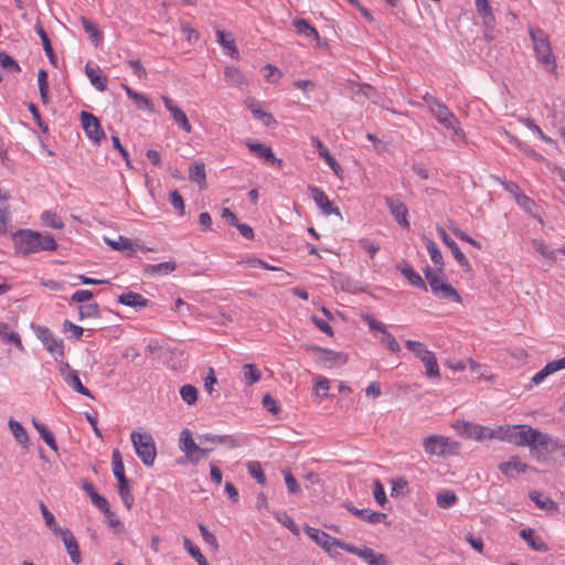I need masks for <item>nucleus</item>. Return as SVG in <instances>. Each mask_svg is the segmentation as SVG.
Masks as SVG:
<instances>
[{"label": "nucleus", "mask_w": 565, "mask_h": 565, "mask_svg": "<svg viewBox=\"0 0 565 565\" xmlns=\"http://www.w3.org/2000/svg\"><path fill=\"white\" fill-rule=\"evenodd\" d=\"M459 433L465 438H471L478 441L497 438V429H490L489 427L481 426L478 424L463 422L459 428Z\"/></svg>", "instance_id": "1a4fd4ad"}, {"label": "nucleus", "mask_w": 565, "mask_h": 565, "mask_svg": "<svg viewBox=\"0 0 565 565\" xmlns=\"http://www.w3.org/2000/svg\"><path fill=\"white\" fill-rule=\"evenodd\" d=\"M425 243H426V248L430 256L431 262L436 266H438L437 275L441 274L444 270L445 263H444V258H443V255H441L438 246L436 245V243L434 241H431L430 238H427V237L425 238Z\"/></svg>", "instance_id": "e433bc0d"}, {"label": "nucleus", "mask_w": 565, "mask_h": 565, "mask_svg": "<svg viewBox=\"0 0 565 565\" xmlns=\"http://www.w3.org/2000/svg\"><path fill=\"white\" fill-rule=\"evenodd\" d=\"M384 201L387 204L390 212L393 215V217L395 218V221L403 228H409V222L407 220V215H408L407 206L398 199H394L392 196H385Z\"/></svg>", "instance_id": "2eb2a0df"}, {"label": "nucleus", "mask_w": 565, "mask_h": 565, "mask_svg": "<svg viewBox=\"0 0 565 565\" xmlns=\"http://www.w3.org/2000/svg\"><path fill=\"white\" fill-rule=\"evenodd\" d=\"M225 82L231 86L242 87L246 85V78L239 68L235 66H227L224 70Z\"/></svg>", "instance_id": "c9c22d12"}, {"label": "nucleus", "mask_w": 565, "mask_h": 565, "mask_svg": "<svg viewBox=\"0 0 565 565\" xmlns=\"http://www.w3.org/2000/svg\"><path fill=\"white\" fill-rule=\"evenodd\" d=\"M285 483L287 486L288 492L290 494H297L300 492V487L296 480V478L292 476L290 470L286 469L282 471Z\"/></svg>", "instance_id": "774afa93"}, {"label": "nucleus", "mask_w": 565, "mask_h": 565, "mask_svg": "<svg viewBox=\"0 0 565 565\" xmlns=\"http://www.w3.org/2000/svg\"><path fill=\"white\" fill-rule=\"evenodd\" d=\"M9 223V205L8 195L0 190V233L8 230Z\"/></svg>", "instance_id": "8fccbe9b"}, {"label": "nucleus", "mask_w": 565, "mask_h": 565, "mask_svg": "<svg viewBox=\"0 0 565 565\" xmlns=\"http://www.w3.org/2000/svg\"><path fill=\"white\" fill-rule=\"evenodd\" d=\"M42 224L53 228H63L64 223L55 212L44 211L41 215Z\"/></svg>", "instance_id": "13d9d810"}, {"label": "nucleus", "mask_w": 565, "mask_h": 565, "mask_svg": "<svg viewBox=\"0 0 565 565\" xmlns=\"http://www.w3.org/2000/svg\"><path fill=\"white\" fill-rule=\"evenodd\" d=\"M430 113L447 129H451L458 137H463V131L459 127L457 117L449 110V108L438 99H433L430 105Z\"/></svg>", "instance_id": "0eeeda50"}, {"label": "nucleus", "mask_w": 565, "mask_h": 565, "mask_svg": "<svg viewBox=\"0 0 565 565\" xmlns=\"http://www.w3.org/2000/svg\"><path fill=\"white\" fill-rule=\"evenodd\" d=\"M397 269L402 273V275L409 281V284L414 287H417L423 290H427V285L420 275L414 270V268L404 262L403 266L398 265Z\"/></svg>", "instance_id": "b1692460"}, {"label": "nucleus", "mask_w": 565, "mask_h": 565, "mask_svg": "<svg viewBox=\"0 0 565 565\" xmlns=\"http://www.w3.org/2000/svg\"><path fill=\"white\" fill-rule=\"evenodd\" d=\"M529 497L537 508L550 512L557 511L556 502L553 501L548 495L540 491L533 490L529 493Z\"/></svg>", "instance_id": "c756f323"}, {"label": "nucleus", "mask_w": 565, "mask_h": 565, "mask_svg": "<svg viewBox=\"0 0 565 565\" xmlns=\"http://www.w3.org/2000/svg\"><path fill=\"white\" fill-rule=\"evenodd\" d=\"M347 509L352 514L358 515V516L366 520L369 523H372V524L380 523L383 520H385L386 516H387L385 513L373 512V511H371L369 509H358V508H354V507H351V505H347Z\"/></svg>", "instance_id": "7c9ffc66"}, {"label": "nucleus", "mask_w": 565, "mask_h": 565, "mask_svg": "<svg viewBox=\"0 0 565 565\" xmlns=\"http://www.w3.org/2000/svg\"><path fill=\"white\" fill-rule=\"evenodd\" d=\"M183 546L188 553L196 561L198 565H210L201 553L200 548L194 545L190 539L183 537Z\"/></svg>", "instance_id": "603ef678"}, {"label": "nucleus", "mask_w": 565, "mask_h": 565, "mask_svg": "<svg viewBox=\"0 0 565 565\" xmlns=\"http://www.w3.org/2000/svg\"><path fill=\"white\" fill-rule=\"evenodd\" d=\"M130 437L137 456L145 466L151 467L157 456L152 436L148 431L139 428L138 430H134Z\"/></svg>", "instance_id": "7ed1b4c3"}, {"label": "nucleus", "mask_w": 565, "mask_h": 565, "mask_svg": "<svg viewBox=\"0 0 565 565\" xmlns=\"http://www.w3.org/2000/svg\"><path fill=\"white\" fill-rule=\"evenodd\" d=\"M406 348L414 353V355L418 359L424 360V356H428L433 352L429 351L426 345L419 341L414 340H406L405 341Z\"/></svg>", "instance_id": "6e6d98bb"}, {"label": "nucleus", "mask_w": 565, "mask_h": 565, "mask_svg": "<svg viewBox=\"0 0 565 565\" xmlns=\"http://www.w3.org/2000/svg\"><path fill=\"white\" fill-rule=\"evenodd\" d=\"M303 531L317 545L321 546L327 553H331L334 548V544H339L338 539L332 537L319 529L306 525Z\"/></svg>", "instance_id": "ddd939ff"}, {"label": "nucleus", "mask_w": 565, "mask_h": 565, "mask_svg": "<svg viewBox=\"0 0 565 565\" xmlns=\"http://www.w3.org/2000/svg\"><path fill=\"white\" fill-rule=\"evenodd\" d=\"M217 443L226 446L230 449L239 448L245 445L243 438L234 435H221V437H217Z\"/></svg>", "instance_id": "0e129e2a"}, {"label": "nucleus", "mask_w": 565, "mask_h": 565, "mask_svg": "<svg viewBox=\"0 0 565 565\" xmlns=\"http://www.w3.org/2000/svg\"><path fill=\"white\" fill-rule=\"evenodd\" d=\"M531 445H530V454L536 458L542 459L550 454H553L557 450L565 452V445H563L557 438L553 437L550 434L542 433L541 430H534L532 435Z\"/></svg>", "instance_id": "f03ea898"}, {"label": "nucleus", "mask_w": 565, "mask_h": 565, "mask_svg": "<svg viewBox=\"0 0 565 565\" xmlns=\"http://www.w3.org/2000/svg\"><path fill=\"white\" fill-rule=\"evenodd\" d=\"M38 84H39L41 100L45 104V103H47V99H49L47 73L45 70L39 71Z\"/></svg>", "instance_id": "bf43d9fd"}, {"label": "nucleus", "mask_w": 565, "mask_h": 565, "mask_svg": "<svg viewBox=\"0 0 565 565\" xmlns=\"http://www.w3.org/2000/svg\"><path fill=\"white\" fill-rule=\"evenodd\" d=\"M9 428L14 436L15 440L26 448L29 446V435L25 428L15 419H9Z\"/></svg>", "instance_id": "79ce46f5"}, {"label": "nucleus", "mask_w": 565, "mask_h": 565, "mask_svg": "<svg viewBox=\"0 0 565 565\" xmlns=\"http://www.w3.org/2000/svg\"><path fill=\"white\" fill-rule=\"evenodd\" d=\"M78 311L81 319L99 317V306L97 303L81 305Z\"/></svg>", "instance_id": "338daca9"}, {"label": "nucleus", "mask_w": 565, "mask_h": 565, "mask_svg": "<svg viewBox=\"0 0 565 565\" xmlns=\"http://www.w3.org/2000/svg\"><path fill=\"white\" fill-rule=\"evenodd\" d=\"M118 493L124 505L130 510L135 502V497L131 492V487L128 479L118 481Z\"/></svg>", "instance_id": "c03bdc74"}, {"label": "nucleus", "mask_w": 565, "mask_h": 565, "mask_svg": "<svg viewBox=\"0 0 565 565\" xmlns=\"http://www.w3.org/2000/svg\"><path fill=\"white\" fill-rule=\"evenodd\" d=\"M182 399L189 405H193L198 401V390L191 384H185L180 388Z\"/></svg>", "instance_id": "680f3d73"}, {"label": "nucleus", "mask_w": 565, "mask_h": 565, "mask_svg": "<svg viewBox=\"0 0 565 565\" xmlns=\"http://www.w3.org/2000/svg\"><path fill=\"white\" fill-rule=\"evenodd\" d=\"M64 382L72 387L75 392L78 394H82L84 396H87L89 398H94V395L90 393L88 388H86L83 383L79 380L78 373H68L67 377L64 380Z\"/></svg>", "instance_id": "a18cd8bd"}, {"label": "nucleus", "mask_w": 565, "mask_h": 565, "mask_svg": "<svg viewBox=\"0 0 565 565\" xmlns=\"http://www.w3.org/2000/svg\"><path fill=\"white\" fill-rule=\"evenodd\" d=\"M246 146L252 152L256 153L259 158L264 159L265 161L270 162L279 168L281 167L282 160L276 158L275 153L269 147L250 140L246 142Z\"/></svg>", "instance_id": "6ab92c4d"}, {"label": "nucleus", "mask_w": 565, "mask_h": 565, "mask_svg": "<svg viewBox=\"0 0 565 565\" xmlns=\"http://www.w3.org/2000/svg\"><path fill=\"white\" fill-rule=\"evenodd\" d=\"M62 542L66 548L67 554L70 555L72 562L78 565L82 562V555L79 551V546L73 535V533L68 529H64V537Z\"/></svg>", "instance_id": "aec40b11"}, {"label": "nucleus", "mask_w": 565, "mask_h": 565, "mask_svg": "<svg viewBox=\"0 0 565 565\" xmlns=\"http://www.w3.org/2000/svg\"><path fill=\"white\" fill-rule=\"evenodd\" d=\"M305 350L310 352L315 361L323 367H340L348 362V355L344 352H335L315 344H305Z\"/></svg>", "instance_id": "39448f33"}, {"label": "nucleus", "mask_w": 565, "mask_h": 565, "mask_svg": "<svg viewBox=\"0 0 565 565\" xmlns=\"http://www.w3.org/2000/svg\"><path fill=\"white\" fill-rule=\"evenodd\" d=\"M521 537L526 542V544L536 552H547V545L534 534V531L530 527L523 529L520 532Z\"/></svg>", "instance_id": "c85d7f7f"}, {"label": "nucleus", "mask_w": 565, "mask_h": 565, "mask_svg": "<svg viewBox=\"0 0 565 565\" xmlns=\"http://www.w3.org/2000/svg\"><path fill=\"white\" fill-rule=\"evenodd\" d=\"M532 246L540 255L548 259H555L556 250L550 249L548 246L542 239H533Z\"/></svg>", "instance_id": "e2e57ef3"}, {"label": "nucleus", "mask_w": 565, "mask_h": 565, "mask_svg": "<svg viewBox=\"0 0 565 565\" xmlns=\"http://www.w3.org/2000/svg\"><path fill=\"white\" fill-rule=\"evenodd\" d=\"M82 489L90 498L92 503L99 510H103L104 508L106 509V507L109 504L108 501L95 490L92 482L83 481Z\"/></svg>", "instance_id": "4c0bfd02"}, {"label": "nucleus", "mask_w": 565, "mask_h": 565, "mask_svg": "<svg viewBox=\"0 0 565 565\" xmlns=\"http://www.w3.org/2000/svg\"><path fill=\"white\" fill-rule=\"evenodd\" d=\"M215 33H216L217 42L224 49H226L228 51V54L232 57L237 58L238 57V50H237V47L235 45L234 39H228V35L223 30H220V29H217Z\"/></svg>", "instance_id": "de8ad7c7"}, {"label": "nucleus", "mask_w": 565, "mask_h": 565, "mask_svg": "<svg viewBox=\"0 0 565 565\" xmlns=\"http://www.w3.org/2000/svg\"><path fill=\"white\" fill-rule=\"evenodd\" d=\"M35 30L42 41L43 49H44L46 56L49 57L50 62L53 65H56L57 61H56V56L54 54L51 41L40 21H38V23L35 25Z\"/></svg>", "instance_id": "a19ab883"}, {"label": "nucleus", "mask_w": 565, "mask_h": 565, "mask_svg": "<svg viewBox=\"0 0 565 565\" xmlns=\"http://www.w3.org/2000/svg\"><path fill=\"white\" fill-rule=\"evenodd\" d=\"M437 233L441 241L448 246L458 262V264L465 268L466 271L471 270L470 264L463 253L460 250L457 243L447 234V232L443 227H438Z\"/></svg>", "instance_id": "f3484780"}, {"label": "nucleus", "mask_w": 565, "mask_h": 565, "mask_svg": "<svg viewBox=\"0 0 565 565\" xmlns=\"http://www.w3.org/2000/svg\"><path fill=\"white\" fill-rule=\"evenodd\" d=\"M32 329L45 349L54 356L55 360L64 356V344L62 339L54 337L52 331L43 326L32 324Z\"/></svg>", "instance_id": "6e6552de"}, {"label": "nucleus", "mask_w": 565, "mask_h": 565, "mask_svg": "<svg viewBox=\"0 0 565 565\" xmlns=\"http://www.w3.org/2000/svg\"><path fill=\"white\" fill-rule=\"evenodd\" d=\"M354 95L358 98L363 96L364 98L371 99L376 105L381 104L379 94L373 89L371 85H359V88L354 92Z\"/></svg>", "instance_id": "4d7b16f0"}, {"label": "nucleus", "mask_w": 565, "mask_h": 565, "mask_svg": "<svg viewBox=\"0 0 565 565\" xmlns=\"http://www.w3.org/2000/svg\"><path fill=\"white\" fill-rule=\"evenodd\" d=\"M425 278L427 279L431 291L441 298L451 299L456 302H461V297L458 291L448 282L440 279L436 271L429 266L424 269Z\"/></svg>", "instance_id": "423d86ee"}, {"label": "nucleus", "mask_w": 565, "mask_h": 565, "mask_svg": "<svg viewBox=\"0 0 565 565\" xmlns=\"http://www.w3.org/2000/svg\"><path fill=\"white\" fill-rule=\"evenodd\" d=\"M449 439L443 436H429L424 439V449L428 455L443 456L447 452Z\"/></svg>", "instance_id": "a211bd4d"}, {"label": "nucleus", "mask_w": 565, "mask_h": 565, "mask_svg": "<svg viewBox=\"0 0 565 565\" xmlns=\"http://www.w3.org/2000/svg\"><path fill=\"white\" fill-rule=\"evenodd\" d=\"M292 25L295 26L298 34H301L306 38H312L317 42L320 41V36L317 29L313 25H311L307 20L295 19L292 21Z\"/></svg>", "instance_id": "72a5a7b5"}, {"label": "nucleus", "mask_w": 565, "mask_h": 565, "mask_svg": "<svg viewBox=\"0 0 565 565\" xmlns=\"http://www.w3.org/2000/svg\"><path fill=\"white\" fill-rule=\"evenodd\" d=\"M242 372H243L244 381H245L246 385H248V386L254 385L262 377L260 371L253 363L244 364L242 367Z\"/></svg>", "instance_id": "49530a36"}, {"label": "nucleus", "mask_w": 565, "mask_h": 565, "mask_svg": "<svg viewBox=\"0 0 565 565\" xmlns=\"http://www.w3.org/2000/svg\"><path fill=\"white\" fill-rule=\"evenodd\" d=\"M177 264L173 260L163 262L159 264H148L143 267V273L150 276L168 275L174 271Z\"/></svg>", "instance_id": "393cba45"}, {"label": "nucleus", "mask_w": 565, "mask_h": 565, "mask_svg": "<svg viewBox=\"0 0 565 565\" xmlns=\"http://www.w3.org/2000/svg\"><path fill=\"white\" fill-rule=\"evenodd\" d=\"M81 23L88 35L92 44L97 47L103 39V34L98 26L85 17H81Z\"/></svg>", "instance_id": "f704fd0d"}, {"label": "nucleus", "mask_w": 565, "mask_h": 565, "mask_svg": "<svg viewBox=\"0 0 565 565\" xmlns=\"http://www.w3.org/2000/svg\"><path fill=\"white\" fill-rule=\"evenodd\" d=\"M535 428L530 425L499 426L497 428V439L505 440L515 446L530 448L531 439Z\"/></svg>", "instance_id": "20e7f679"}, {"label": "nucleus", "mask_w": 565, "mask_h": 565, "mask_svg": "<svg viewBox=\"0 0 565 565\" xmlns=\"http://www.w3.org/2000/svg\"><path fill=\"white\" fill-rule=\"evenodd\" d=\"M166 108L170 111L175 124L185 132L192 131V126L185 115V113L179 108L171 98L162 96Z\"/></svg>", "instance_id": "dca6fc26"}, {"label": "nucleus", "mask_w": 565, "mask_h": 565, "mask_svg": "<svg viewBox=\"0 0 565 565\" xmlns=\"http://www.w3.org/2000/svg\"><path fill=\"white\" fill-rule=\"evenodd\" d=\"M500 471L507 477H514L513 472L521 473L529 469V466L523 463L516 456L510 458V460L501 462L499 465Z\"/></svg>", "instance_id": "5701e85b"}, {"label": "nucleus", "mask_w": 565, "mask_h": 565, "mask_svg": "<svg viewBox=\"0 0 565 565\" xmlns=\"http://www.w3.org/2000/svg\"><path fill=\"white\" fill-rule=\"evenodd\" d=\"M311 143L313 147L317 148L319 156L324 159V161L330 166V168L335 172V174L339 173V170H341L340 164L338 161L331 156L327 147L322 143V141L318 137L311 138Z\"/></svg>", "instance_id": "a878e982"}, {"label": "nucleus", "mask_w": 565, "mask_h": 565, "mask_svg": "<svg viewBox=\"0 0 565 565\" xmlns=\"http://www.w3.org/2000/svg\"><path fill=\"white\" fill-rule=\"evenodd\" d=\"M106 244L115 250H128L127 256L132 257L135 254L134 243L130 238L118 236L117 239L104 237Z\"/></svg>", "instance_id": "473e14b6"}, {"label": "nucleus", "mask_w": 565, "mask_h": 565, "mask_svg": "<svg viewBox=\"0 0 565 565\" xmlns=\"http://www.w3.org/2000/svg\"><path fill=\"white\" fill-rule=\"evenodd\" d=\"M179 448L191 463L200 461V456H196L199 445L193 440L192 433L188 428L182 429L180 434Z\"/></svg>", "instance_id": "f8f14e48"}, {"label": "nucleus", "mask_w": 565, "mask_h": 565, "mask_svg": "<svg viewBox=\"0 0 565 565\" xmlns=\"http://www.w3.org/2000/svg\"><path fill=\"white\" fill-rule=\"evenodd\" d=\"M529 34L533 43V50L535 52L537 61L543 64L547 71L555 73L556 61L552 52V46L547 34L537 28H530Z\"/></svg>", "instance_id": "f257e3e1"}, {"label": "nucleus", "mask_w": 565, "mask_h": 565, "mask_svg": "<svg viewBox=\"0 0 565 565\" xmlns=\"http://www.w3.org/2000/svg\"><path fill=\"white\" fill-rule=\"evenodd\" d=\"M40 233L22 230L19 232L17 245L18 250L22 254L35 253L39 250Z\"/></svg>", "instance_id": "9b49d317"}, {"label": "nucleus", "mask_w": 565, "mask_h": 565, "mask_svg": "<svg viewBox=\"0 0 565 565\" xmlns=\"http://www.w3.org/2000/svg\"><path fill=\"white\" fill-rule=\"evenodd\" d=\"M276 520L286 526L292 534L299 535V529L295 523L294 519L288 515L286 512H277L275 513Z\"/></svg>", "instance_id": "052dcab7"}, {"label": "nucleus", "mask_w": 565, "mask_h": 565, "mask_svg": "<svg viewBox=\"0 0 565 565\" xmlns=\"http://www.w3.org/2000/svg\"><path fill=\"white\" fill-rule=\"evenodd\" d=\"M330 388L329 380L323 376H317L315 379L313 393L320 397L324 398L328 396V391Z\"/></svg>", "instance_id": "69168bd1"}, {"label": "nucleus", "mask_w": 565, "mask_h": 565, "mask_svg": "<svg viewBox=\"0 0 565 565\" xmlns=\"http://www.w3.org/2000/svg\"><path fill=\"white\" fill-rule=\"evenodd\" d=\"M565 369V356L558 360L548 362L541 371H539L533 377L532 382L535 385L541 384L544 379L556 371Z\"/></svg>", "instance_id": "4be33fe9"}, {"label": "nucleus", "mask_w": 565, "mask_h": 565, "mask_svg": "<svg viewBox=\"0 0 565 565\" xmlns=\"http://www.w3.org/2000/svg\"><path fill=\"white\" fill-rule=\"evenodd\" d=\"M457 495L455 492L445 490L440 491L436 495L437 505L441 509H449L457 502Z\"/></svg>", "instance_id": "864d4df0"}, {"label": "nucleus", "mask_w": 565, "mask_h": 565, "mask_svg": "<svg viewBox=\"0 0 565 565\" xmlns=\"http://www.w3.org/2000/svg\"><path fill=\"white\" fill-rule=\"evenodd\" d=\"M100 511L104 513L109 527L114 532L122 533L125 531L124 524L121 523L119 518L110 510L109 504L106 507V509L104 508Z\"/></svg>", "instance_id": "3c124183"}, {"label": "nucleus", "mask_w": 565, "mask_h": 565, "mask_svg": "<svg viewBox=\"0 0 565 565\" xmlns=\"http://www.w3.org/2000/svg\"><path fill=\"white\" fill-rule=\"evenodd\" d=\"M422 362L425 365L427 377L440 380V372L437 364V359L434 353L429 354L426 358L424 356V360H422Z\"/></svg>", "instance_id": "09e8293b"}, {"label": "nucleus", "mask_w": 565, "mask_h": 565, "mask_svg": "<svg viewBox=\"0 0 565 565\" xmlns=\"http://www.w3.org/2000/svg\"><path fill=\"white\" fill-rule=\"evenodd\" d=\"M85 73L90 81V84L98 89L99 92H104L106 89L107 77L103 74V72L97 67L93 68L88 64L85 66Z\"/></svg>", "instance_id": "2f4dec72"}, {"label": "nucleus", "mask_w": 565, "mask_h": 565, "mask_svg": "<svg viewBox=\"0 0 565 565\" xmlns=\"http://www.w3.org/2000/svg\"><path fill=\"white\" fill-rule=\"evenodd\" d=\"M310 194L317 206L321 210L322 214L329 216L331 214L341 216L340 210L333 205V203L329 200L326 193L317 188L310 185L309 188Z\"/></svg>", "instance_id": "4468645a"}, {"label": "nucleus", "mask_w": 565, "mask_h": 565, "mask_svg": "<svg viewBox=\"0 0 565 565\" xmlns=\"http://www.w3.org/2000/svg\"><path fill=\"white\" fill-rule=\"evenodd\" d=\"M124 90L126 92L129 99L136 105L139 109H145L150 113L154 111L153 103L146 95L135 92L131 87L126 84L121 85Z\"/></svg>", "instance_id": "412c9836"}, {"label": "nucleus", "mask_w": 565, "mask_h": 565, "mask_svg": "<svg viewBox=\"0 0 565 565\" xmlns=\"http://www.w3.org/2000/svg\"><path fill=\"white\" fill-rule=\"evenodd\" d=\"M359 557L362 558L367 565H386L388 563L386 555L376 553L374 550L366 546L361 548Z\"/></svg>", "instance_id": "cd10ccee"}, {"label": "nucleus", "mask_w": 565, "mask_h": 565, "mask_svg": "<svg viewBox=\"0 0 565 565\" xmlns=\"http://www.w3.org/2000/svg\"><path fill=\"white\" fill-rule=\"evenodd\" d=\"M189 179L196 182L201 188L206 185L205 164L203 162H194L189 168Z\"/></svg>", "instance_id": "ea45409f"}, {"label": "nucleus", "mask_w": 565, "mask_h": 565, "mask_svg": "<svg viewBox=\"0 0 565 565\" xmlns=\"http://www.w3.org/2000/svg\"><path fill=\"white\" fill-rule=\"evenodd\" d=\"M82 126L87 137L95 143H99L105 137V132L100 127L99 119L90 113H81Z\"/></svg>", "instance_id": "9d476101"}, {"label": "nucleus", "mask_w": 565, "mask_h": 565, "mask_svg": "<svg viewBox=\"0 0 565 565\" xmlns=\"http://www.w3.org/2000/svg\"><path fill=\"white\" fill-rule=\"evenodd\" d=\"M0 339L3 342L13 343L20 351L24 350L20 335L11 331L6 322H0Z\"/></svg>", "instance_id": "58836bf2"}, {"label": "nucleus", "mask_w": 565, "mask_h": 565, "mask_svg": "<svg viewBox=\"0 0 565 565\" xmlns=\"http://www.w3.org/2000/svg\"><path fill=\"white\" fill-rule=\"evenodd\" d=\"M248 473L262 486L266 484V476L259 461H248L246 463Z\"/></svg>", "instance_id": "5fc2aeb1"}, {"label": "nucleus", "mask_w": 565, "mask_h": 565, "mask_svg": "<svg viewBox=\"0 0 565 565\" xmlns=\"http://www.w3.org/2000/svg\"><path fill=\"white\" fill-rule=\"evenodd\" d=\"M118 302L135 309L145 308L148 306V299L138 292L129 291L118 297Z\"/></svg>", "instance_id": "bb28decb"}, {"label": "nucleus", "mask_w": 565, "mask_h": 565, "mask_svg": "<svg viewBox=\"0 0 565 565\" xmlns=\"http://www.w3.org/2000/svg\"><path fill=\"white\" fill-rule=\"evenodd\" d=\"M248 108L254 115V117L258 120H260L265 126L270 127L273 125H276V119L273 117L271 114L264 111L260 108V105L257 102H250L248 104Z\"/></svg>", "instance_id": "37998d69"}]
</instances>
